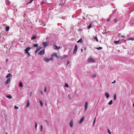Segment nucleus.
<instances>
[{
	"label": "nucleus",
	"instance_id": "nucleus-1",
	"mask_svg": "<svg viewBox=\"0 0 134 134\" xmlns=\"http://www.w3.org/2000/svg\"><path fill=\"white\" fill-rule=\"evenodd\" d=\"M42 44L43 45L44 47V48H46L47 47L48 45V42H43L42 43Z\"/></svg>",
	"mask_w": 134,
	"mask_h": 134
},
{
	"label": "nucleus",
	"instance_id": "nucleus-2",
	"mask_svg": "<svg viewBox=\"0 0 134 134\" xmlns=\"http://www.w3.org/2000/svg\"><path fill=\"white\" fill-rule=\"evenodd\" d=\"M77 49V46L76 45H75V46L73 52V53L75 54L76 53Z\"/></svg>",
	"mask_w": 134,
	"mask_h": 134
},
{
	"label": "nucleus",
	"instance_id": "nucleus-3",
	"mask_svg": "<svg viewBox=\"0 0 134 134\" xmlns=\"http://www.w3.org/2000/svg\"><path fill=\"white\" fill-rule=\"evenodd\" d=\"M52 57L55 56L57 58H60V56L59 55H57V54L56 53H53L52 55Z\"/></svg>",
	"mask_w": 134,
	"mask_h": 134
},
{
	"label": "nucleus",
	"instance_id": "nucleus-4",
	"mask_svg": "<svg viewBox=\"0 0 134 134\" xmlns=\"http://www.w3.org/2000/svg\"><path fill=\"white\" fill-rule=\"evenodd\" d=\"M31 48L30 47L26 48L25 50L24 51L26 53L29 52V51L30 50Z\"/></svg>",
	"mask_w": 134,
	"mask_h": 134
},
{
	"label": "nucleus",
	"instance_id": "nucleus-5",
	"mask_svg": "<svg viewBox=\"0 0 134 134\" xmlns=\"http://www.w3.org/2000/svg\"><path fill=\"white\" fill-rule=\"evenodd\" d=\"M44 49L42 50L38 53V54L41 55H43L44 54Z\"/></svg>",
	"mask_w": 134,
	"mask_h": 134
},
{
	"label": "nucleus",
	"instance_id": "nucleus-6",
	"mask_svg": "<svg viewBox=\"0 0 134 134\" xmlns=\"http://www.w3.org/2000/svg\"><path fill=\"white\" fill-rule=\"evenodd\" d=\"M41 48H42L41 47H40V46H38L37 47V49L36 50V51H35V53L36 54Z\"/></svg>",
	"mask_w": 134,
	"mask_h": 134
},
{
	"label": "nucleus",
	"instance_id": "nucleus-7",
	"mask_svg": "<svg viewBox=\"0 0 134 134\" xmlns=\"http://www.w3.org/2000/svg\"><path fill=\"white\" fill-rule=\"evenodd\" d=\"M88 61L89 62H93L95 61V60L93 59L90 58L88 59Z\"/></svg>",
	"mask_w": 134,
	"mask_h": 134
},
{
	"label": "nucleus",
	"instance_id": "nucleus-8",
	"mask_svg": "<svg viewBox=\"0 0 134 134\" xmlns=\"http://www.w3.org/2000/svg\"><path fill=\"white\" fill-rule=\"evenodd\" d=\"M88 103L87 102H86L85 103V111H86L87 110V105H88Z\"/></svg>",
	"mask_w": 134,
	"mask_h": 134
},
{
	"label": "nucleus",
	"instance_id": "nucleus-9",
	"mask_svg": "<svg viewBox=\"0 0 134 134\" xmlns=\"http://www.w3.org/2000/svg\"><path fill=\"white\" fill-rule=\"evenodd\" d=\"M51 59H52V58L49 59L47 58H44V60L46 62H48Z\"/></svg>",
	"mask_w": 134,
	"mask_h": 134
},
{
	"label": "nucleus",
	"instance_id": "nucleus-10",
	"mask_svg": "<svg viewBox=\"0 0 134 134\" xmlns=\"http://www.w3.org/2000/svg\"><path fill=\"white\" fill-rule=\"evenodd\" d=\"M10 78H8V79H7L6 81L5 82V84L6 85L9 84L10 82Z\"/></svg>",
	"mask_w": 134,
	"mask_h": 134
},
{
	"label": "nucleus",
	"instance_id": "nucleus-11",
	"mask_svg": "<svg viewBox=\"0 0 134 134\" xmlns=\"http://www.w3.org/2000/svg\"><path fill=\"white\" fill-rule=\"evenodd\" d=\"M12 76V75L10 73H9L6 76V77L8 78L9 77H11Z\"/></svg>",
	"mask_w": 134,
	"mask_h": 134
},
{
	"label": "nucleus",
	"instance_id": "nucleus-12",
	"mask_svg": "<svg viewBox=\"0 0 134 134\" xmlns=\"http://www.w3.org/2000/svg\"><path fill=\"white\" fill-rule=\"evenodd\" d=\"M73 122L72 120H71L69 124V126H70L71 127H72L73 126Z\"/></svg>",
	"mask_w": 134,
	"mask_h": 134
},
{
	"label": "nucleus",
	"instance_id": "nucleus-13",
	"mask_svg": "<svg viewBox=\"0 0 134 134\" xmlns=\"http://www.w3.org/2000/svg\"><path fill=\"white\" fill-rule=\"evenodd\" d=\"M84 120V117H82V118L79 121V124H81L83 121Z\"/></svg>",
	"mask_w": 134,
	"mask_h": 134
},
{
	"label": "nucleus",
	"instance_id": "nucleus-14",
	"mask_svg": "<svg viewBox=\"0 0 134 134\" xmlns=\"http://www.w3.org/2000/svg\"><path fill=\"white\" fill-rule=\"evenodd\" d=\"M54 46L55 47V48H54L55 49H58L60 48V47H58L56 45H55Z\"/></svg>",
	"mask_w": 134,
	"mask_h": 134
},
{
	"label": "nucleus",
	"instance_id": "nucleus-15",
	"mask_svg": "<svg viewBox=\"0 0 134 134\" xmlns=\"http://www.w3.org/2000/svg\"><path fill=\"white\" fill-rule=\"evenodd\" d=\"M105 95L107 98H108L109 97V95L108 93L105 92Z\"/></svg>",
	"mask_w": 134,
	"mask_h": 134
},
{
	"label": "nucleus",
	"instance_id": "nucleus-16",
	"mask_svg": "<svg viewBox=\"0 0 134 134\" xmlns=\"http://www.w3.org/2000/svg\"><path fill=\"white\" fill-rule=\"evenodd\" d=\"M10 3V2L9 0H6V4L7 5L9 4Z\"/></svg>",
	"mask_w": 134,
	"mask_h": 134
},
{
	"label": "nucleus",
	"instance_id": "nucleus-17",
	"mask_svg": "<svg viewBox=\"0 0 134 134\" xmlns=\"http://www.w3.org/2000/svg\"><path fill=\"white\" fill-rule=\"evenodd\" d=\"M29 100H27V104L26 107H28L29 106Z\"/></svg>",
	"mask_w": 134,
	"mask_h": 134
},
{
	"label": "nucleus",
	"instance_id": "nucleus-18",
	"mask_svg": "<svg viewBox=\"0 0 134 134\" xmlns=\"http://www.w3.org/2000/svg\"><path fill=\"white\" fill-rule=\"evenodd\" d=\"M119 40H118V41H114V43L115 44H117L118 43H119Z\"/></svg>",
	"mask_w": 134,
	"mask_h": 134
},
{
	"label": "nucleus",
	"instance_id": "nucleus-19",
	"mask_svg": "<svg viewBox=\"0 0 134 134\" xmlns=\"http://www.w3.org/2000/svg\"><path fill=\"white\" fill-rule=\"evenodd\" d=\"M9 29V26H7L5 27V30L6 31H8Z\"/></svg>",
	"mask_w": 134,
	"mask_h": 134
},
{
	"label": "nucleus",
	"instance_id": "nucleus-20",
	"mask_svg": "<svg viewBox=\"0 0 134 134\" xmlns=\"http://www.w3.org/2000/svg\"><path fill=\"white\" fill-rule=\"evenodd\" d=\"M19 86L20 87H22L23 86V85L22 83L21 82H20L19 84Z\"/></svg>",
	"mask_w": 134,
	"mask_h": 134
},
{
	"label": "nucleus",
	"instance_id": "nucleus-21",
	"mask_svg": "<svg viewBox=\"0 0 134 134\" xmlns=\"http://www.w3.org/2000/svg\"><path fill=\"white\" fill-rule=\"evenodd\" d=\"M7 98H9V99H12V96L11 95H8L6 97Z\"/></svg>",
	"mask_w": 134,
	"mask_h": 134
},
{
	"label": "nucleus",
	"instance_id": "nucleus-22",
	"mask_svg": "<svg viewBox=\"0 0 134 134\" xmlns=\"http://www.w3.org/2000/svg\"><path fill=\"white\" fill-rule=\"evenodd\" d=\"M36 36H33L31 38V39L32 40H34L36 38Z\"/></svg>",
	"mask_w": 134,
	"mask_h": 134
},
{
	"label": "nucleus",
	"instance_id": "nucleus-23",
	"mask_svg": "<svg viewBox=\"0 0 134 134\" xmlns=\"http://www.w3.org/2000/svg\"><path fill=\"white\" fill-rule=\"evenodd\" d=\"M94 48L95 49H96L98 50H101V49H102V47H99V48H98V47H96H96H95Z\"/></svg>",
	"mask_w": 134,
	"mask_h": 134
},
{
	"label": "nucleus",
	"instance_id": "nucleus-24",
	"mask_svg": "<svg viewBox=\"0 0 134 134\" xmlns=\"http://www.w3.org/2000/svg\"><path fill=\"white\" fill-rule=\"evenodd\" d=\"M92 24H90V25H88V26L87 27V28L88 29H89L92 26Z\"/></svg>",
	"mask_w": 134,
	"mask_h": 134
},
{
	"label": "nucleus",
	"instance_id": "nucleus-25",
	"mask_svg": "<svg viewBox=\"0 0 134 134\" xmlns=\"http://www.w3.org/2000/svg\"><path fill=\"white\" fill-rule=\"evenodd\" d=\"M38 44L37 43L34 44L33 46L35 47H38Z\"/></svg>",
	"mask_w": 134,
	"mask_h": 134
},
{
	"label": "nucleus",
	"instance_id": "nucleus-26",
	"mask_svg": "<svg viewBox=\"0 0 134 134\" xmlns=\"http://www.w3.org/2000/svg\"><path fill=\"white\" fill-rule=\"evenodd\" d=\"M112 100H110L108 103V105H111L112 104Z\"/></svg>",
	"mask_w": 134,
	"mask_h": 134
},
{
	"label": "nucleus",
	"instance_id": "nucleus-27",
	"mask_svg": "<svg viewBox=\"0 0 134 134\" xmlns=\"http://www.w3.org/2000/svg\"><path fill=\"white\" fill-rule=\"evenodd\" d=\"M131 40L132 41L134 40V38H129L127 40Z\"/></svg>",
	"mask_w": 134,
	"mask_h": 134
},
{
	"label": "nucleus",
	"instance_id": "nucleus-28",
	"mask_svg": "<svg viewBox=\"0 0 134 134\" xmlns=\"http://www.w3.org/2000/svg\"><path fill=\"white\" fill-rule=\"evenodd\" d=\"M39 102L41 105V106L42 107L43 105V103L42 101L41 100H40Z\"/></svg>",
	"mask_w": 134,
	"mask_h": 134
},
{
	"label": "nucleus",
	"instance_id": "nucleus-29",
	"mask_svg": "<svg viewBox=\"0 0 134 134\" xmlns=\"http://www.w3.org/2000/svg\"><path fill=\"white\" fill-rule=\"evenodd\" d=\"M116 94H114V100H116Z\"/></svg>",
	"mask_w": 134,
	"mask_h": 134
},
{
	"label": "nucleus",
	"instance_id": "nucleus-30",
	"mask_svg": "<svg viewBox=\"0 0 134 134\" xmlns=\"http://www.w3.org/2000/svg\"><path fill=\"white\" fill-rule=\"evenodd\" d=\"M34 0H30L29 2H28L26 4L27 5L31 3Z\"/></svg>",
	"mask_w": 134,
	"mask_h": 134
},
{
	"label": "nucleus",
	"instance_id": "nucleus-31",
	"mask_svg": "<svg viewBox=\"0 0 134 134\" xmlns=\"http://www.w3.org/2000/svg\"><path fill=\"white\" fill-rule=\"evenodd\" d=\"M43 130L42 125H41L40 126V131L42 132Z\"/></svg>",
	"mask_w": 134,
	"mask_h": 134
},
{
	"label": "nucleus",
	"instance_id": "nucleus-32",
	"mask_svg": "<svg viewBox=\"0 0 134 134\" xmlns=\"http://www.w3.org/2000/svg\"><path fill=\"white\" fill-rule=\"evenodd\" d=\"M82 42V39L81 38H80L78 41H77V43H79L80 42Z\"/></svg>",
	"mask_w": 134,
	"mask_h": 134
},
{
	"label": "nucleus",
	"instance_id": "nucleus-33",
	"mask_svg": "<svg viewBox=\"0 0 134 134\" xmlns=\"http://www.w3.org/2000/svg\"><path fill=\"white\" fill-rule=\"evenodd\" d=\"M96 119V118H94V121L93 122V126L94 125V124H95V122Z\"/></svg>",
	"mask_w": 134,
	"mask_h": 134
},
{
	"label": "nucleus",
	"instance_id": "nucleus-34",
	"mask_svg": "<svg viewBox=\"0 0 134 134\" xmlns=\"http://www.w3.org/2000/svg\"><path fill=\"white\" fill-rule=\"evenodd\" d=\"M65 86L66 87H69L68 84L67 83H65Z\"/></svg>",
	"mask_w": 134,
	"mask_h": 134
},
{
	"label": "nucleus",
	"instance_id": "nucleus-35",
	"mask_svg": "<svg viewBox=\"0 0 134 134\" xmlns=\"http://www.w3.org/2000/svg\"><path fill=\"white\" fill-rule=\"evenodd\" d=\"M94 39H96L97 42H98V40L97 39V37L96 36H95Z\"/></svg>",
	"mask_w": 134,
	"mask_h": 134
},
{
	"label": "nucleus",
	"instance_id": "nucleus-36",
	"mask_svg": "<svg viewBox=\"0 0 134 134\" xmlns=\"http://www.w3.org/2000/svg\"><path fill=\"white\" fill-rule=\"evenodd\" d=\"M68 98H69V99H71V95L70 94H69L68 95Z\"/></svg>",
	"mask_w": 134,
	"mask_h": 134
},
{
	"label": "nucleus",
	"instance_id": "nucleus-37",
	"mask_svg": "<svg viewBox=\"0 0 134 134\" xmlns=\"http://www.w3.org/2000/svg\"><path fill=\"white\" fill-rule=\"evenodd\" d=\"M45 121L46 122V123L47 124V125H49V124L48 122V120H45Z\"/></svg>",
	"mask_w": 134,
	"mask_h": 134
},
{
	"label": "nucleus",
	"instance_id": "nucleus-38",
	"mask_svg": "<svg viewBox=\"0 0 134 134\" xmlns=\"http://www.w3.org/2000/svg\"><path fill=\"white\" fill-rule=\"evenodd\" d=\"M35 129L36 130L37 129V122H35Z\"/></svg>",
	"mask_w": 134,
	"mask_h": 134
},
{
	"label": "nucleus",
	"instance_id": "nucleus-39",
	"mask_svg": "<svg viewBox=\"0 0 134 134\" xmlns=\"http://www.w3.org/2000/svg\"><path fill=\"white\" fill-rule=\"evenodd\" d=\"M96 75L95 74H94V75H91V77H96Z\"/></svg>",
	"mask_w": 134,
	"mask_h": 134
},
{
	"label": "nucleus",
	"instance_id": "nucleus-40",
	"mask_svg": "<svg viewBox=\"0 0 134 134\" xmlns=\"http://www.w3.org/2000/svg\"><path fill=\"white\" fill-rule=\"evenodd\" d=\"M14 108L15 109H18L19 108L16 105L14 106Z\"/></svg>",
	"mask_w": 134,
	"mask_h": 134
},
{
	"label": "nucleus",
	"instance_id": "nucleus-41",
	"mask_svg": "<svg viewBox=\"0 0 134 134\" xmlns=\"http://www.w3.org/2000/svg\"><path fill=\"white\" fill-rule=\"evenodd\" d=\"M108 132L109 134H111L110 131L109 129L108 130Z\"/></svg>",
	"mask_w": 134,
	"mask_h": 134
},
{
	"label": "nucleus",
	"instance_id": "nucleus-42",
	"mask_svg": "<svg viewBox=\"0 0 134 134\" xmlns=\"http://www.w3.org/2000/svg\"><path fill=\"white\" fill-rule=\"evenodd\" d=\"M26 53L28 55V56L27 57H28L29 56H30V53H29V52H28V53Z\"/></svg>",
	"mask_w": 134,
	"mask_h": 134
},
{
	"label": "nucleus",
	"instance_id": "nucleus-43",
	"mask_svg": "<svg viewBox=\"0 0 134 134\" xmlns=\"http://www.w3.org/2000/svg\"><path fill=\"white\" fill-rule=\"evenodd\" d=\"M117 19L116 18H115L114 19V21L115 23H116V22L117 21Z\"/></svg>",
	"mask_w": 134,
	"mask_h": 134
},
{
	"label": "nucleus",
	"instance_id": "nucleus-44",
	"mask_svg": "<svg viewBox=\"0 0 134 134\" xmlns=\"http://www.w3.org/2000/svg\"><path fill=\"white\" fill-rule=\"evenodd\" d=\"M60 5L61 6H63L64 5V3H60Z\"/></svg>",
	"mask_w": 134,
	"mask_h": 134
},
{
	"label": "nucleus",
	"instance_id": "nucleus-45",
	"mask_svg": "<svg viewBox=\"0 0 134 134\" xmlns=\"http://www.w3.org/2000/svg\"><path fill=\"white\" fill-rule=\"evenodd\" d=\"M111 16L110 15V18L108 19V20L107 21H109L110 19V18H111Z\"/></svg>",
	"mask_w": 134,
	"mask_h": 134
},
{
	"label": "nucleus",
	"instance_id": "nucleus-46",
	"mask_svg": "<svg viewBox=\"0 0 134 134\" xmlns=\"http://www.w3.org/2000/svg\"><path fill=\"white\" fill-rule=\"evenodd\" d=\"M46 87H45L44 89V92H46Z\"/></svg>",
	"mask_w": 134,
	"mask_h": 134
},
{
	"label": "nucleus",
	"instance_id": "nucleus-47",
	"mask_svg": "<svg viewBox=\"0 0 134 134\" xmlns=\"http://www.w3.org/2000/svg\"><path fill=\"white\" fill-rule=\"evenodd\" d=\"M70 63V62H69L68 60H67V65H68Z\"/></svg>",
	"mask_w": 134,
	"mask_h": 134
},
{
	"label": "nucleus",
	"instance_id": "nucleus-48",
	"mask_svg": "<svg viewBox=\"0 0 134 134\" xmlns=\"http://www.w3.org/2000/svg\"><path fill=\"white\" fill-rule=\"evenodd\" d=\"M40 93H41V94H42V95L43 94V92H42V91H40Z\"/></svg>",
	"mask_w": 134,
	"mask_h": 134
},
{
	"label": "nucleus",
	"instance_id": "nucleus-49",
	"mask_svg": "<svg viewBox=\"0 0 134 134\" xmlns=\"http://www.w3.org/2000/svg\"><path fill=\"white\" fill-rule=\"evenodd\" d=\"M115 82H116V81H115V80H114V81L113 82H112V83H115Z\"/></svg>",
	"mask_w": 134,
	"mask_h": 134
},
{
	"label": "nucleus",
	"instance_id": "nucleus-50",
	"mask_svg": "<svg viewBox=\"0 0 134 134\" xmlns=\"http://www.w3.org/2000/svg\"><path fill=\"white\" fill-rule=\"evenodd\" d=\"M83 48H84V50H86V47H84Z\"/></svg>",
	"mask_w": 134,
	"mask_h": 134
},
{
	"label": "nucleus",
	"instance_id": "nucleus-51",
	"mask_svg": "<svg viewBox=\"0 0 134 134\" xmlns=\"http://www.w3.org/2000/svg\"><path fill=\"white\" fill-rule=\"evenodd\" d=\"M44 4V2H42V3H41V4Z\"/></svg>",
	"mask_w": 134,
	"mask_h": 134
},
{
	"label": "nucleus",
	"instance_id": "nucleus-52",
	"mask_svg": "<svg viewBox=\"0 0 134 134\" xmlns=\"http://www.w3.org/2000/svg\"><path fill=\"white\" fill-rule=\"evenodd\" d=\"M121 37H124V38L125 37L124 36H123V35Z\"/></svg>",
	"mask_w": 134,
	"mask_h": 134
},
{
	"label": "nucleus",
	"instance_id": "nucleus-53",
	"mask_svg": "<svg viewBox=\"0 0 134 134\" xmlns=\"http://www.w3.org/2000/svg\"><path fill=\"white\" fill-rule=\"evenodd\" d=\"M31 94H32V92H30V96H31Z\"/></svg>",
	"mask_w": 134,
	"mask_h": 134
},
{
	"label": "nucleus",
	"instance_id": "nucleus-54",
	"mask_svg": "<svg viewBox=\"0 0 134 134\" xmlns=\"http://www.w3.org/2000/svg\"><path fill=\"white\" fill-rule=\"evenodd\" d=\"M81 51L82 52L83 51V49H81Z\"/></svg>",
	"mask_w": 134,
	"mask_h": 134
},
{
	"label": "nucleus",
	"instance_id": "nucleus-55",
	"mask_svg": "<svg viewBox=\"0 0 134 134\" xmlns=\"http://www.w3.org/2000/svg\"><path fill=\"white\" fill-rule=\"evenodd\" d=\"M133 107H134V103H133Z\"/></svg>",
	"mask_w": 134,
	"mask_h": 134
},
{
	"label": "nucleus",
	"instance_id": "nucleus-56",
	"mask_svg": "<svg viewBox=\"0 0 134 134\" xmlns=\"http://www.w3.org/2000/svg\"><path fill=\"white\" fill-rule=\"evenodd\" d=\"M64 57H67V55H64Z\"/></svg>",
	"mask_w": 134,
	"mask_h": 134
},
{
	"label": "nucleus",
	"instance_id": "nucleus-57",
	"mask_svg": "<svg viewBox=\"0 0 134 134\" xmlns=\"http://www.w3.org/2000/svg\"><path fill=\"white\" fill-rule=\"evenodd\" d=\"M83 19H85V17H83Z\"/></svg>",
	"mask_w": 134,
	"mask_h": 134
},
{
	"label": "nucleus",
	"instance_id": "nucleus-58",
	"mask_svg": "<svg viewBox=\"0 0 134 134\" xmlns=\"http://www.w3.org/2000/svg\"><path fill=\"white\" fill-rule=\"evenodd\" d=\"M5 134H8V133H7H7H5Z\"/></svg>",
	"mask_w": 134,
	"mask_h": 134
},
{
	"label": "nucleus",
	"instance_id": "nucleus-59",
	"mask_svg": "<svg viewBox=\"0 0 134 134\" xmlns=\"http://www.w3.org/2000/svg\"><path fill=\"white\" fill-rule=\"evenodd\" d=\"M7 61H8V59H7L6 60V62H7Z\"/></svg>",
	"mask_w": 134,
	"mask_h": 134
},
{
	"label": "nucleus",
	"instance_id": "nucleus-60",
	"mask_svg": "<svg viewBox=\"0 0 134 134\" xmlns=\"http://www.w3.org/2000/svg\"><path fill=\"white\" fill-rule=\"evenodd\" d=\"M133 113H134V111H133Z\"/></svg>",
	"mask_w": 134,
	"mask_h": 134
}]
</instances>
